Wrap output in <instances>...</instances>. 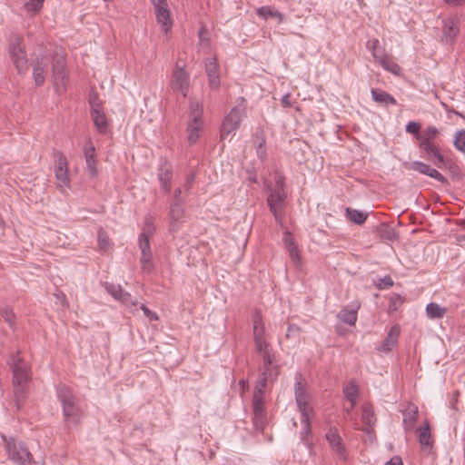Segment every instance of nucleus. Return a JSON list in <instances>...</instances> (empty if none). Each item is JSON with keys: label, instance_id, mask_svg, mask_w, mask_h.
<instances>
[{"label": "nucleus", "instance_id": "7c9ffc66", "mask_svg": "<svg viewBox=\"0 0 465 465\" xmlns=\"http://www.w3.org/2000/svg\"><path fill=\"white\" fill-rule=\"evenodd\" d=\"M97 243L98 250L103 253H105L112 247L109 235L103 227H99L97 231Z\"/></svg>", "mask_w": 465, "mask_h": 465}, {"label": "nucleus", "instance_id": "b1692460", "mask_svg": "<svg viewBox=\"0 0 465 465\" xmlns=\"http://www.w3.org/2000/svg\"><path fill=\"white\" fill-rule=\"evenodd\" d=\"M203 122V105L198 101L190 99L187 123Z\"/></svg>", "mask_w": 465, "mask_h": 465}, {"label": "nucleus", "instance_id": "2eb2a0df", "mask_svg": "<svg viewBox=\"0 0 465 465\" xmlns=\"http://www.w3.org/2000/svg\"><path fill=\"white\" fill-rule=\"evenodd\" d=\"M371 55L375 61L381 64L386 71L398 75L401 73V67L398 64L393 62L390 56L387 55L384 47L373 50Z\"/></svg>", "mask_w": 465, "mask_h": 465}, {"label": "nucleus", "instance_id": "412c9836", "mask_svg": "<svg viewBox=\"0 0 465 465\" xmlns=\"http://www.w3.org/2000/svg\"><path fill=\"white\" fill-rule=\"evenodd\" d=\"M404 430H411L418 419V407L413 403H409L406 410L402 411Z\"/></svg>", "mask_w": 465, "mask_h": 465}, {"label": "nucleus", "instance_id": "a19ab883", "mask_svg": "<svg viewBox=\"0 0 465 465\" xmlns=\"http://www.w3.org/2000/svg\"><path fill=\"white\" fill-rule=\"evenodd\" d=\"M140 263L143 272L150 273L151 272H153L154 268L153 262V253L141 254Z\"/></svg>", "mask_w": 465, "mask_h": 465}, {"label": "nucleus", "instance_id": "58836bf2", "mask_svg": "<svg viewBox=\"0 0 465 465\" xmlns=\"http://www.w3.org/2000/svg\"><path fill=\"white\" fill-rule=\"evenodd\" d=\"M53 156L54 159V170H68L67 159L62 152L54 150Z\"/></svg>", "mask_w": 465, "mask_h": 465}, {"label": "nucleus", "instance_id": "c756f323", "mask_svg": "<svg viewBox=\"0 0 465 465\" xmlns=\"http://www.w3.org/2000/svg\"><path fill=\"white\" fill-rule=\"evenodd\" d=\"M46 67L47 64L43 61H37L33 67V77L38 86L45 83Z\"/></svg>", "mask_w": 465, "mask_h": 465}, {"label": "nucleus", "instance_id": "a878e982", "mask_svg": "<svg viewBox=\"0 0 465 465\" xmlns=\"http://www.w3.org/2000/svg\"><path fill=\"white\" fill-rule=\"evenodd\" d=\"M203 129V122L187 123L186 133L190 145L196 143Z\"/></svg>", "mask_w": 465, "mask_h": 465}, {"label": "nucleus", "instance_id": "bf43d9fd", "mask_svg": "<svg viewBox=\"0 0 465 465\" xmlns=\"http://www.w3.org/2000/svg\"><path fill=\"white\" fill-rule=\"evenodd\" d=\"M154 232V226L152 222V218L148 217L145 219L144 227L141 233H147L148 237H151Z\"/></svg>", "mask_w": 465, "mask_h": 465}, {"label": "nucleus", "instance_id": "f704fd0d", "mask_svg": "<svg viewBox=\"0 0 465 465\" xmlns=\"http://www.w3.org/2000/svg\"><path fill=\"white\" fill-rule=\"evenodd\" d=\"M440 134L438 128L435 126H428L421 134L420 135L417 136V140L419 143H433V140L438 136Z\"/></svg>", "mask_w": 465, "mask_h": 465}, {"label": "nucleus", "instance_id": "bb28decb", "mask_svg": "<svg viewBox=\"0 0 465 465\" xmlns=\"http://www.w3.org/2000/svg\"><path fill=\"white\" fill-rule=\"evenodd\" d=\"M283 242H284L285 247L289 252V255H290V258L292 259V261L295 264L300 263L299 251H298L297 246L295 245L294 241L289 232H286L285 236L283 238Z\"/></svg>", "mask_w": 465, "mask_h": 465}, {"label": "nucleus", "instance_id": "ddd939ff", "mask_svg": "<svg viewBox=\"0 0 465 465\" xmlns=\"http://www.w3.org/2000/svg\"><path fill=\"white\" fill-rule=\"evenodd\" d=\"M252 424L256 431L262 432L266 424L267 414L264 409V400L252 399Z\"/></svg>", "mask_w": 465, "mask_h": 465}, {"label": "nucleus", "instance_id": "e433bc0d", "mask_svg": "<svg viewBox=\"0 0 465 465\" xmlns=\"http://www.w3.org/2000/svg\"><path fill=\"white\" fill-rule=\"evenodd\" d=\"M54 175L58 188L62 191L70 186L68 170H54Z\"/></svg>", "mask_w": 465, "mask_h": 465}, {"label": "nucleus", "instance_id": "39448f33", "mask_svg": "<svg viewBox=\"0 0 465 465\" xmlns=\"http://www.w3.org/2000/svg\"><path fill=\"white\" fill-rule=\"evenodd\" d=\"M8 53L19 74L25 73L28 70L26 52L23 44V38L20 35H14L10 37Z\"/></svg>", "mask_w": 465, "mask_h": 465}, {"label": "nucleus", "instance_id": "6e6552de", "mask_svg": "<svg viewBox=\"0 0 465 465\" xmlns=\"http://www.w3.org/2000/svg\"><path fill=\"white\" fill-rule=\"evenodd\" d=\"M286 198L285 191L272 190L270 189L267 203L270 211L273 213V216L277 223H281L283 218L282 204Z\"/></svg>", "mask_w": 465, "mask_h": 465}, {"label": "nucleus", "instance_id": "864d4df0", "mask_svg": "<svg viewBox=\"0 0 465 465\" xmlns=\"http://www.w3.org/2000/svg\"><path fill=\"white\" fill-rule=\"evenodd\" d=\"M362 420L365 424L371 426L376 419L373 410L371 407H364L362 411Z\"/></svg>", "mask_w": 465, "mask_h": 465}, {"label": "nucleus", "instance_id": "4c0bfd02", "mask_svg": "<svg viewBox=\"0 0 465 465\" xmlns=\"http://www.w3.org/2000/svg\"><path fill=\"white\" fill-rule=\"evenodd\" d=\"M427 315L431 318H442L446 312V309L440 307L439 304L435 302H430L426 307Z\"/></svg>", "mask_w": 465, "mask_h": 465}, {"label": "nucleus", "instance_id": "c9c22d12", "mask_svg": "<svg viewBox=\"0 0 465 465\" xmlns=\"http://www.w3.org/2000/svg\"><path fill=\"white\" fill-rule=\"evenodd\" d=\"M343 393L345 398L351 402V408H353L359 396L357 385L353 381H351L343 389Z\"/></svg>", "mask_w": 465, "mask_h": 465}, {"label": "nucleus", "instance_id": "37998d69", "mask_svg": "<svg viewBox=\"0 0 465 465\" xmlns=\"http://www.w3.org/2000/svg\"><path fill=\"white\" fill-rule=\"evenodd\" d=\"M405 302V298L398 293H393L390 297L389 308L388 311L390 313H392Z\"/></svg>", "mask_w": 465, "mask_h": 465}, {"label": "nucleus", "instance_id": "9d476101", "mask_svg": "<svg viewBox=\"0 0 465 465\" xmlns=\"http://www.w3.org/2000/svg\"><path fill=\"white\" fill-rule=\"evenodd\" d=\"M325 438L329 442L332 451L338 456V458L344 461L347 460L346 448L342 443V440L337 427L330 426L325 434Z\"/></svg>", "mask_w": 465, "mask_h": 465}, {"label": "nucleus", "instance_id": "6ab92c4d", "mask_svg": "<svg viewBox=\"0 0 465 465\" xmlns=\"http://www.w3.org/2000/svg\"><path fill=\"white\" fill-rule=\"evenodd\" d=\"M459 28V18L457 16H450L442 21V40L446 44H451L455 40Z\"/></svg>", "mask_w": 465, "mask_h": 465}, {"label": "nucleus", "instance_id": "72a5a7b5", "mask_svg": "<svg viewBox=\"0 0 465 465\" xmlns=\"http://www.w3.org/2000/svg\"><path fill=\"white\" fill-rule=\"evenodd\" d=\"M345 213H346V217L352 223H356V224H362L367 217H368V213H363L361 211H359V210H355V209H352L351 207H347L345 209Z\"/></svg>", "mask_w": 465, "mask_h": 465}, {"label": "nucleus", "instance_id": "13d9d810", "mask_svg": "<svg viewBox=\"0 0 465 465\" xmlns=\"http://www.w3.org/2000/svg\"><path fill=\"white\" fill-rule=\"evenodd\" d=\"M89 104L91 107V112H94L95 110H102V103L99 100L96 94H91L89 97Z\"/></svg>", "mask_w": 465, "mask_h": 465}, {"label": "nucleus", "instance_id": "f03ea898", "mask_svg": "<svg viewBox=\"0 0 465 465\" xmlns=\"http://www.w3.org/2000/svg\"><path fill=\"white\" fill-rule=\"evenodd\" d=\"M57 399L61 403L64 420L67 425H77L84 416L78 398L66 386L57 388Z\"/></svg>", "mask_w": 465, "mask_h": 465}, {"label": "nucleus", "instance_id": "0e129e2a", "mask_svg": "<svg viewBox=\"0 0 465 465\" xmlns=\"http://www.w3.org/2000/svg\"><path fill=\"white\" fill-rule=\"evenodd\" d=\"M185 200L182 197V189L176 188L173 192L172 203L184 204Z\"/></svg>", "mask_w": 465, "mask_h": 465}, {"label": "nucleus", "instance_id": "20e7f679", "mask_svg": "<svg viewBox=\"0 0 465 465\" xmlns=\"http://www.w3.org/2000/svg\"><path fill=\"white\" fill-rule=\"evenodd\" d=\"M8 460L15 465H33L35 459L27 445L21 440L9 438L5 442Z\"/></svg>", "mask_w": 465, "mask_h": 465}, {"label": "nucleus", "instance_id": "774afa93", "mask_svg": "<svg viewBox=\"0 0 465 465\" xmlns=\"http://www.w3.org/2000/svg\"><path fill=\"white\" fill-rule=\"evenodd\" d=\"M367 47L371 50V52L372 53L373 50L375 49H379L381 46L380 45V41L379 39L377 38H374V39H371V40H369L367 42Z\"/></svg>", "mask_w": 465, "mask_h": 465}, {"label": "nucleus", "instance_id": "cd10ccee", "mask_svg": "<svg viewBox=\"0 0 465 465\" xmlns=\"http://www.w3.org/2000/svg\"><path fill=\"white\" fill-rule=\"evenodd\" d=\"M91 116L98 132L100 134H105L107 131V119L104 110L91 112Z\"/></svg>", "mask_w": 465, "mask_h": 465}, {"label": "nucleus", "instance_id": "052dcab7", "mask_svg": "<svg viewBox=\"0 0 465 465\" xmlns=\"http://www.w3.org/2000/svg\"><path fill=\"white\" fill-rule=\"evenodd\" d=\"M393 285V281L391 276L387 275L380 279V282L377 284L379 289H388Z\"/></svg>", "mask_w": 465, "mask_h": 465}, {"label": "nucleus", "instance_id": "7ed1b4c3", "mask_svg": "<svg viewBox=\"0 0 465 465\" xmlns=\"http://www.w3.org/2000/svg\"><path fill=\"white\" fill-rule=\"evenodd\" d=\"M247 101L244 97H239L236 104L230 110L223 120L220 137L221 140L227 139L232 134H234L240 127L242 120L246 116Z\"/></svg>", "mask_w": 465, "mask_h": 465}, {"label": "nucleus", "instance_id": "2f4dec72", "mask_svg": "<svg viewBox=\"0 0 465 465\" xmlns=\"http://www.w3.org/2000/svg\"><path fill=\"white\" fill-rule=\"evenodd\" d=\"M338 318L344 323L355 325L357 322V308L344 307L338 313Z\"/></svg>", "mask_w": 465, "mask_h": 465}, {"label": "nucleus", "instance_id": "79ce46f5", "mask_svg": "<svg viewBox=\"0 0 465 465\" xmlns=\"http://www.w3.org/2000/svg\"><path fill=\"white\" fill-rule=\"evenodd\" d=\"M379 233H380V236L381 239H384L387 241L393 242L397 239V234L395 232V231L391 227H390L384 223L380 225Z\"/></svg>", "mask_w": 465, "mask_h": 465}, {"label": "nucleus", "instance_id": "aec40b11", "mask_svg": "<svg viewBox=\"0 0 465 465\" xmlns=\"http://www.w3.org/2000/svg\"><path fill=\"white\" fill-rule=\"evenodd\" d=\"M400 332V326L397 324L393 325L390 329L386 338L384 339V341H382L381 345L379 347L378 350L386 353L390 352L392 350V348L397 344Z\"/></svg>", "mask_w": 465, "mask_h": 465}, {"label": "nucleus", "instance_id": "473e14b6", "mask_svg": "<svg viewBox=\"0 0 465 465\" xmlns=\"http://www.w3.org/2000/svg\"><path fill=\"white\" fill-rule=\"evenodd\" d=\"M312 416V415L302 416V418H301L302 429L300 431V438L307 445L310 444V438H312V427H311Z\"/></svg>", "mask_w": 465, "mask_h": 465}, {"label": "nucleus", "instance_id": "1a4fd4ad", "mask_svg": "<svg viewBox=\"0 0 465 465\" xmlns=\"http://www.w3.org/2000/svg\"><path fill=\"white\" fill-rule=\"evenodd\" d=\"M279 370H273L269 368H263L261 375L256 381L252 399L264 400L263 394L264 390L268 382H272L277 379Z\"/></svg>", "mask_w": 465, "mask_h": 465}, {"label": "nucleus", "instance_id": "3c124183", "mask_svg": "<svg viewBox=\"0 0 465 465\" xmlns=\"http://www.w3.org/2000/svg\"><path fill=\"white\" fill-rule=\"evenodd\" d=\"M85 163L88 173H90L91 177H96L98 174V169H97V160L96 156L85 158Z\"/></svg>", "mask_w": 465, "mask_h": 465}, {"label": "nucleus", "instance_id": "49530a36", "mask_svg": "<svg viewBox=\"0 0 465 465\" xmlns=\"http://www.w3.org/2000/svg\"><path fill=\"white\" fill-rule=\"evenodd\" d=\"M309 394L307 391L306 382L303 381L300 373L296 375L294 383V395L295 397Z\"/></svg>", "mask_w": 465, "mask_h": 465}, {"label": "nucleus", "instance_id": "338daca9", "mask_svg": "<svg viewBox=\"0 0 465 465\" xmlns=\"http://www.w3.org/2000/svg\"><path fill=\"white\" fill-rule=\"evenodd\" d=\"M84 158L89 157V155L91 157L96 156L95 147L94 146L92 142H89V144L84 148Z\"/></svg>", "mask_w": 465, "mask_h": 465}, {"label": "nucleus", "instance_id": "4be33fe9", "mask_svg": "<svg viewBox=\"0 0 465 465\" xmlns=\"http://www.w3.org/2000/svg\"><path fill=\"white\" fill-rule=\"evenodd\" d=\"M256 15L263 20L276 19L278 24L284 21V15L272 5H263L257 8Z\"/></svg>", "mask_w": 465, "mask_h": 465}, {"label": "nucleus", "instance_id": "603ef678", "mask_svg": "<svg viewBox=\"0 0 465 465\" xmlns=\"http://www.w3.org/2000/svg\"><path fill=\"white\" fill-rule=\"evenodd\" d=\"M454 146L457 150L465 153V130L457 132L454 138Z\"/></svg>", "mask_w": 465, "mask_h": 465}, {"label": "nucleus", "instance_id": "8fccbe9b", "mask_svg": "<svg viewBox=\"0 0 465 465\" xmlns=\"http://www.w3.org/2000/svg\"><path fill=\"white\" fill-rule=\"evenodd\" d=\"M44 1L45 0H28L25 4V8L26 12L35 15L41 10Z\"/></svg>", "mask_w": 465, "mask_h": 465}, {"label": "nucleus", "instance_id": "a18cd8bd", "mask_svg": "<svg viewBox=\"0 0 465 465\" xmlns=\"http://www.w3.org/2000/svg\"><path fill=\"white\" fill-rule=\"evenodd\" d=\"M252 337L254 345L259 344L260 342L268 341L265 338V327L264 325H256L252 327Z\"/></svg>", "mask_w": 465, "mask_h": 465}, {"label": "nucleus", "instance_id": "6e6d98bb", "mask_svg": "<svg viewBox=\"0 0 465 465\" xmlns=\"http://www.w3.org/2000/svg\"><path fill=\"white\" fill-rule=\"evenodd\" d=\"M122 303H124L126 307H137L138 301L136 299H134L132 295L125 292L124 294L122 296V299L120 301Z\"/></svg>", "mask_w": 465, "mask_h": 465}, {"label": "nucleus", "instance_id": "5fc2aeb1", "mask_svg": "<svg viewBox=\"0 0 465 465\" xmlns=\"http://www.w3.org/2000/svg\"><path fill=\"white\" fill-rule=\"evenodd\" d=\"M198 37L200 46L209 48L210 39L208 37V32L203 26L199 29Z\"/></svg>", "mask_w": 465, "mask_h": 465}, {"label": "nucleus", "instance_id": "ea45409f", "mask_svg": "<svg viewBox=\"0 0 465 465\" xmlns=\"http://www.w3.org/2000/svg\"><path fill=\"white\" fill-rule=\"evenodd\" d=\"M419 442L423 446H430V425L426 422L423 428L418 429Z\"/></svg>", "mask_w": 465, "mask_h": 465}, {"label": "nucleus", "instance_id": "f8f14e48", "mask_svg": "<svg viewBox=\"0 0 465 465\" xmlns=\"http://www.w3.org/2000/svg\"><path fill=\"white\" fill-rule=\"evenodd\" d=\"M190 77L183 67L176 65V69L173 73L172 88L178 91L185 97L189 91Z\"/></svg>", "mask_w": 465, "mask_h": 465}, {"label": "nucleus", "instance_id": "f257e3e1", "mask_svg": "<svg viewBox=\"0 0 465 465\" xmlns=\"http://www.w3.org/2000/svg\"><path fill=\"white\" fill-rule=\"evenodd\" d=\"M8 364L13 372L15 401L16 410L19 411L23 407V401L27 395L30 367L28 363L20 357L19 351L11 356Z\"/></svg>", "mask_w": 465, "mask_h": 465}, {"label": "nucleus", "instance_id": "0eeeda50", "mask_svg": "<svg viewBox=\"0 0 465 465\" xmlns=\"http://www.w3.org/2000/svg\"><path fill=\"white\" fill-rule=\"evenodd\" d=\"M419 148L440 169L449 167L451 161L446 159L434 143H419Z\"/></svg>", "mask_w": 465, "mask_h": 465}, {"label": "nucleus", "instance_id": "c85d7f7f", "mask_svg": "<svg viewBox=\"0 0 465 465\" xmlns=\"http://www.w3.org/2000/svg\"><path fill=\"white\" fill-rule=\"evenodd\" d=\"M310 394L295 397L296 404L299 411L301 412V416L312 415L313 410L310 405Z\"/></svg>", "mask_w": 465, "mask_h": 465}, {"label": "nucleus", "instance_id": "5701e85b", "mask_svg": "<svg viewBox=\"0 0 465 465\" xmlns=\"http://www.w3.org/2000/svg\"><path fill=\"white\" fill-rule=\"evenodd\" d=\"M155 16L159 24H161L163 31L168 33L173 25V20L171 19V13L168 5L155 8Z\"/></svg>", "mask_w": 465, "mask_h": 465}, {"label": "nucleus", "instance_id": "9b49d317", "mask_svg": "<svg viewBox=\"0 0 465 465\" xmlns=\"http://www.w3.org/2000/svg\"><path fill=\"white\" fill-rule=\"evenodd\" d=\"M255 349L262 358L263 368L279 370L276 352L269 341L256 344Z\"/></svg>", "mask_w": 465, "mask_h": 465}, {"label": "nucleus", "instance_id": "de8ad7c7", "mask_svg": "<svg viewBox=\"0 0 465 465\" xmlns=\"http://www.w3.org/2000/svg\"><path fill=\"white\" fill-rule=\"evenodd\" d=\"M150 238L147 233H140L138 236V245L141 251V254L152 253L150 246Z\"/></svg>", "mask_w": 465, "mask_h": 465}, {"label": "nucleus", "instance_id": "c03bdc74", "mask_svg": "<svg viewBox=\"0 0 465 465\" xmlns=\"http://www.w3.org/2000/svg\"><path fill=\"white\" fill-rule=\"evenodd\" d=\"M0 315L12 329L15 327V315L10 307L5 306L0 308Z\"/></svg>", "mask_w": 465, "mask_h": 465}, {"label": "nucleus", "instance_id": "f3484780", "mask_svg": "<svg viewBox=\"0 0 465 465\" xmlns=\"http://www.w3.org/2000/svg\"><path fill=\"white\" fill-rule=\"evenodd\" d=\"M184 204L178 203H171L169 209V231L171 232H177L181 225L185 221V210L183 207Z\"/></svg>", "mask_w": 465, "mask_h": 465}, {"label": "nucleus", "instance_id": "dca6fc26", "mask_svg": "<svg viewBox=\"0 0 465 465\" xmlns=\"http://www.w3.org/2000/svg\"><path fill=\"white\" fill-rule=\"evenodd\" d=\"M409 169L418 172L421 174L428 175L442 184H449V182L444 175H442L437 169L432 168L430 165L423 162L413 161L411 163Z\"/></svg>", "mask_w": 465, "mask_h": 465}, {"label": "nucleus", "instance_id": "69168bd1", "mask_svg": "<svg viewBox=\"0 0 465 465\" xmlns=\"http://www.w3.org/2000/svg\"><path fill=\"white\" fill-rule=\"evenodd\" d=\"M300 331H301V329H300V327L298 325H296V324H290L288 326V329H287L286 337L287 338H291V337H293L295 335H298Z\"/></svg>", "mask_w": 465, "mask_h": 465}, {"label": "nucleus", "instance_id": "4468645a", "mask_svg": "<svg viewBox=\"0 0 465 465\" xmlns=\"http://www.w3.org/2000/svg\"><path fill=\"white\" fill-rule=\"evenodd\" d=\"M173 173V170L172 164L165 159L162 160L157 169V178L164 193L171 191Z\"/></svg>", "mask_w": 465, "mask_h": 465}, {"label": "nucleus", "instance_id": "e2e57ef3", "mask_svg": "<svg viewBox=\"0 0 465 465\" xmlns=\"http://www.w3.org/2000/svg\"><path fill=\"white\" fill-rule=\"evenodd\" d=\"M252 324H253V326H256V325H264L263 321H262V312H261V311H259V310H255V311L252 312Z\"/></svg>", "mask_w": 465, "mask_h": 465}, {"label": "nucleus", "instance_id": "680f3d73", "mask_svg": "<svg viewBox=\"0 0 465 465\" xmlns=\"http://www.w3.org/2000/svg\"><path fill=\"white\" fill-rule=\"evenodd\" d=\"M141 310L143 312L144 315L150 320V321H158L159 317L156 312L151 311L149 308H147L144 304H142L140 306Z\"/></svg>", "mask_w": 465, "mask_h": 465}, {"label": "nucleus", "instance_id": "393cba45", "mask_svg": "<svg viewBox=\"0 0 465 465\" xmlns=\"http://www.w3.org/2000/svg\"><path fill=\"white\" fill-rule=\"evenodd\" d=\"M371 94L372 99L380 104H383L385 106L397 104L396 99L383 90L372 88L371 90Z\"/></svg>", "mask_w": 465, "mask_h": 465}, {"label": "nucleus", "instance_id": "09e8293b", "mask_svg": "<svg viewBox=\"0 0 465 465\" xmlns=\"http://www.w3.org/2000/svg\"><path fill=\"white\" fill-rule=\"evenodd\" d=\"M105 289L107 292L112 295L115 300L121 301L122 296L124 294V291L120 285H116L114 283H105Z\"/></svg>", "mask_w": 465, "mask_h": 465}, {"label": "nucleus", "instance_id": "a211bd4d", "mask_svg": "<svg viewBox=\"0 0 465 465\" xmlns=\"http://www.w3.org/2000/svg\"><path fill=\"white\" fill-rule=\"evenodd\" d=\"M205 71L211 89H218L221 84L219 64L215 56L205 61Z\"/></svg>", "mask_w": 465, "mask_h": 465}, {"label": "nucleus", "instance_id": "4d7b16f0", "mask_svg": "<svg viewBox=\"0 0 465 465\" xmlns=\"http://www.w3.org/2000/svg\"><path fill=\"white\" fill-rule=\"evenodd\" d=\"M405 130L407 133L414 134L417 138L418 135H420V124L417 122L411 121L407 124Z\"/></svg>", "mask_w": 465, "mask_h": 465}, {"label": "nucleus", "instance_id": "423d86ee", "mask_svg": "<svg viewBox=\"0 0 465 465\" xmlns=\"http://www.w3.org/2000/svg\"><path fill=\"white\" fill-rule=\"evenodd\" d=\"M51 64L54 88L57 93L62 94L65 91L68 83V71L65 66L64 55L58 53L54 54Z\"/></svg>", "mask_w": 465, "mask_h": 465}]
</instances>
